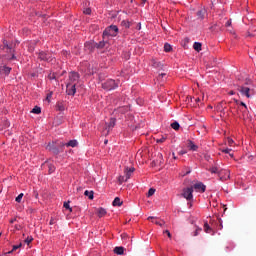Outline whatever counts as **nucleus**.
<instances>
[{"label":"nucleus","mask_w":256,"mask_h":256,"mask_svg":"<svg viewBox=\"0 0 256 256\" xmlns=\"http://www.w3.org/2000/svg\"><path fill=\"white\" fill-rule=\"evenodd\" d=\"M173 159H177V156H175V153H172Z\"/></svg>","instance_id":"nucleus-53"},{"label":"nucleus","mask_w":256,"mask_h":256,"mask_svg":"<svg viewBox=\"0 0 256 256\" xmlns=\"http://www.w3.org/2000/svg\"><path fill=\"white\" fill-rule=\"evenodd\" d=\"M228 95H235V92L234 91H230V92H228Z\"/></svg>","instance_id":"nucleus-51"},{"label":"nucleus","mask_w":256,"mask_h":256,"mask_svg":"<svg viewBox=\"0 0 256 256\" xmlns=\"http://www.w3.org/2000/svg\"><path fill=\"white\" fill-rule=\"evenodd\" d=\"M0 237H1V233H0Z\"/></svg>","instance_id":"nucleus-58"},{"label":"nucleus","mask_w":256,"mask_h":256,"mask_svg":"<svg viewBox=\"0 0 256 256\" xmlns=\"http://www.w3.org/2000/svg\"><path fill=\"white\" fill-rule=\"evenodd\" d=\"M148 221H152V223H155V225H159L160 227H163V225H165V221L159 220L153 216H149Z\"/></svg>","instance_id":"nucleus-11"},{"label":"nucleus","mask_w":256,"mask_h":256,"mask_svg":"<svg viewBox=\"0 0 256 256\" xmlns=\"http://www.w3.org/2000/svg\"><path fill=\"white\" fill-rule=\"evenodd\" d=\"M58 110L59 111H65V107H63V105L58 104Z\"/></svg>","instance_id":"nucleus-46"},{"label":"nucleus","mask_w":256,"mask_h":256,"mask_svg":"<svg viewBox=\"0 0 256 256\" xmlns=\"http://www.w3.org/2000/svg\"><path fill=\"white\" fill-rule=\"evenodd\" d=\"M236 105L237 107H244V109H247V104L244 102L239 101L238 99H233L230 101V105Z\"/></svg>","instance_id":"nucleus-12"},{"label":"nucleus","mask_w":256,"mask_h":256,"mask_svg":"<svg viewBox=\"0 0 256 256\" xmlns=\"http://www.w3.org/2000/svg\"><path fill=\"white\" fill-rule=\"evenodd\" d=\"M38 59H40V61H47L48 63H51V61H53L51 54L44 51H40L38 53Z\"/></svg>","instance_id":"nucleus-5"},{"label":"nucleus","mask_w":256,"mask_h":256,"mask_svg":"<svg viewBox=\"0 0 256 256\" xmlns=\"http://www.w3.org/2000/svg\"><path fill=\"white\" fill-rule=\"evenodd\" d=\"M222 153H228L230 155V157L233 158V154H231V149L230 148L223 149Z\"/></svg>","instance_id":"nucleus-35"},{"label":"nucleus","mask_w":256,"mask_h":256,"mask_svg":"<svg viewBox=\"0 0 256 256\" xmlns=\"http://www.w3.org/2000/svg\"><path fill=\"white\" fill-rule=\"evenodd\" d=\"M15 221H16V219H11L10 223L13 224V223H15Z\"/></svg>","instance_id":"nucleus-52"},{"label":"nucleus","mask_w":256,"mask_h":256,"mask_svg":"<svg viewBox=\"0 0 256 256\" xmlns=\"http://www.w3.org/2000/svg\"><path fill=\"white\" fill-rule=\"evenodd\" d=\"M211 173H219V170L217 169V167H213L210 169Z\"/></svg>","instance_id":"nucleus-45"},{"label":"nucleus","mask_w":256,"mask_h":256,"mask_svg":"<svg viewBox=\"0 0 256 256\" xmlns=\"http://www.w3.org/2000/svg\"><path fill=\"white\" fill-rule=\"evenodd\" d=\"M192 189H195L197 193H205L207 186H205V184H203L202 182H198V183L194 184Z\"/></svg>","instance_id":"nucleus-9"},{"label":"nucleus","mask_w":256,"mask_h":256,"mask_svg":"<svg viewBox=\"0 0 256 256\" xmlns=\"http://www.w3.org/2000/svg\"><path fill=\"white\" fill-rule=\"evenodd\" d=\"M238 91L241 93L243 97H247V99H250V97H253L255 95V91L253 90V87L250 86H240L238 88Z\"/></svg>","instance_id":"nucleus-1"},{"label":"nucleus","mask_w":256,"mask_h":256,"mask_svg":"<svg viewBox=\"0 0 256 256\" xmlns=\"http://www.w3.org/2000/svg\"><path fill=\"white\" fill-rule=\"evenodd\" d=\"M152 67H154L155 69H163L162 63L155 59H152Z\"/></svg>","instance_id":"nucleus-17"},{"label":"nucleus","mask_w":256,"mask_h":256,"mask_svg":"<svg viewBox=\"0 0 256 256\" xmlns=\"http://www.w3.org/2000/svg\"><path fill=\"white\" fill-rule=\"evenodd\" d=\"M164 233H166L168 237H171V232H169V230H165Z\"/></svg>","instance_id":"nucleus-48"},{"label":"nucleus","mask_w":256,"mask_h":256,"mask_svg":"<svg viewBox=\"0 0 256 256\" xmlns=\"http://www.w3.org/2000/svg\"><path fill=\"white\" fill-rule=\"evenodd\" d=\"M187 147L190 151H197V149H199V146H197L193 141H188Z\"/></svg>","instance_id":"nucleus-16"},{"label":"nucleus","mask_w":256,"mask_h":256,"mask_svg":"<svg viewBox=\"0 0 256 256\" xmlns=\"http://www.w3.org/2000/svg\"><path fill=\"white\" fill-rule=\"evenodd\" d=\"M64 207H65V209H69V211H73V209L71 208V206L67 202L64 203Z\"/></svg>","instance_id":"nucleus-44"},{"label":"nucleus","mask_w":256,"mask_h":256,"mask_svg":"<svg viewBox=\"0 0 256 256\" xmlns=\"http://www.w3.org/2000/svg\"><path fill=\"white\" fill-rule=\"evenodd\" d=\"M0 73H1V75H9V73H11V67L1 66L0 67Z\"/></svg>","instance_id":"nucleus-14"},{"label":"nucleus","mask_w":256,"mask_h":256,"mask_svg":"<svg viewBox=\"0 0 256 256\" xmlns=\"http://www.w3.org/2000/svg\"><path fill=\"white\" fill-rule=\"evenodd\" d=\"M126 181H128V179L125 176H119L118 177V182L120 185H123V183H125Z\"/></svg>","instance_id":"nucleus-27"},{"label":"nucleus","mask_w":256,"mask_h":256,"mask_svg":"<svg viewBox=\"0 0 256 256\" xmlns=\"http://www.w3.org/2000/svg\"><path fill=\"white\" fill-rule=\"evenodd\" d=\"M121 25L122 27H125V29H129L131 27V22H129V20H123Z\"/></svg>","instance_id":"nucleus-24"},{"label":"nucleus","mask_w":256,"mask_h":256,"mask_svg":"<svg viewBox=\"0 0 256 256\" xmlns=\"http://www.w3.org/2000/svg\"><path fill=\"white\" fill-rule=\"evenodd\" d=\"M204 231L205 233H210L211 235H215V232H213V229L207 222L204 223Z\"/></svg>","instance_id":"nucleus-18"},{"label":"nucleus","mask_w":256,"mask_h":256,"mask_svg":"<svg viewBox=\"0 0 256 256\" xmlns=\"http://www.w3.org/2000/svg\"><path fill=\"white\" fill-rule=\"evenodd\" d=\"M9 59H15V55L13 54V55H12V57H11V58H9Z\"/></svg>","instance_id":"nucleus-54"},{"label":"nucleus","mask_w":256,"mask_h":256,"mask_svg":"<svg viewBox=\"0 0 256 256\" xmlns=\"http://www.w3.org/2000/svg\"><path fill=\"white\" fill-rule=\"evenodd\" d=\"M23 199V193H20L17 197H16V203H21V200Z\"/></svg>","instance_id":"nucleus-37"},{"label":"nucleus","mask_w":256,"mask_h":256,"mask_svg":"<svg viewBox=\"0 0 256 256\" xmlns=\"http://www.w3.org/2000/svg\"><path fill=\"white\" fill-rule=\"evenodd\" d=\"M22 244L14 245L12 248V251H9L8 253L11 254L13 251H17V249H21Z\"/></svg>","instance_id":"nucleus-30"},{"label":"nucleus","mask_w":256,"mask_h":256,"mask_svg":"<svg viewBox=\"0 0 256 256\" xmlns=\"http://www.w3.org/2000/svg\"><path fill=\"white\" fill-rule=\"evenodd\" d=\"M31 241H33V237H32V236H28V237L25 239V243H27V245H29V243H31Z\"/></svg>","instance_id":"nucleus-39"},{"label":"nucleus","mask_w":256,"mask_h":256,"mask_svg":"<svg viewBox=\"0 0 256 256\" xmlns=\"http://www.w3.org/2000/svg\"><path fill=\"white\" fill-rule=\"evenodd\" d=\"M133 173H135V168L134 167H131V168L126 167L124 169V177L128 180L131 179V175H133Z\"/></svg>","instance_id":"nucleus-10"},{"label":"nucleus","mask_w":256,"mask_h":256,"mask_svg":"<svg viewBox=\"0 0 256 256\" xmlns=\"http://www.w3.org/2000/svg\"><path fill=\"white\" fill-rule=\"evenodd\" d=\"M77 145H79L77 140H70L69 142L62 144L63 147H77Z\"/></svg>","instance_id":"nucleus-15"},{"label":"nucleus","mask_w":256,"mask_h":256,"mask_svg":"<svg viewBox=\"0 0 256 256\" xmlns=\"http://www.w3.org/2000/svg\"><path fill=\"white\" fill-rule=\"evenodd\" d=\"M193 49L195 50V51H201V43H199V42H195L194 44H193Z\"/></svg>","instance_id":"nucleus-26"},{"label":"nucleus","mask_w":256,"mask_h":256,"mask_svg":"<svg viewBox=\"0 0 256 256\" xmlns=\"http://www.w3.org/2000/svg\"><path fill=\"white\" fill-rule=\"evenodd\" d=\"M182 197L186 201H193V187H187L182 190Z\"/></svg>","instance_id":"nucleus-4"},{"label":"nucleus","mask_w":256,"mask_h":256,"mask_svg":"<svg viewBox=\"0 0 256 256\" xmlns=\"http://www.w3.org/2000/svg\"><path fill=\"white\" fill-rule=\"evenodd\" d=\"M102 87L105 89V91H113V89H117V87H119V83L115 82L113 79H110L104 82Z\"/></svg>","instance_id":"nucleus-2"},{"label":"nucleus","mask_w":256,"mask_h":256,"mask_svg":"<svg viewBox=\"0 0 256 256\" xmlns=\"http://www.w3.org/2000/svg\"><path fill=\"white\" fill-rule=\"evenodd\" d=\"M55 171V166L54 165H49V173H54Z\"/></svg>","instance_id":"nucleus-43"},{"label":"nucleus","mask_w":256,"mask_h":256,"mask_svg":"<svg viewBox=\"0 0 256 256\" xmlns=\"http://www.w3.org/2000/svg\"><path fill=\"white\" fill-rule=\"evenodd\" d=\"M84 195H85L86 197H88V199H93V191H88V190H86V191L84 192Z\"/></svg>","instance_id":"nucleus-28"},{"label":"nucleus","mask_w":256,"mask_h":256,"mask_svg":"<svg viewBox=\"0 0 256 256\" xmlns=\"http://www.w3.org/2000/svg\"><path fill=\"white\" fill-rule=\"evenodd\" d=\"M226 143H227V145H229V147H233V144L235 143V141H233V139H231V138H227Z\"/></svg>","instance_id":"nucleus-33"},{"label":"nucleus","mask_w":256,"mask_h":256,"mask_svg":"<svg viewBox=\"0 0 256 256\" xmlns=\"http://www.w3.org/2000/svg\"><path fill=\"white\" fill-rule=\"evenodd\" d=\"M218 177L220 181H227L231 177V172L227 169H222L218 172Z\"/></svg>","instance_id":"nucleus-6"},{"label":"nucleus","mask_w":256,"mask_h":256,"mask_svg":"<svg viewBox=\"0 0 256 256\" xmlns=\"http://www.w3.org/2000/svg\"><path fill=\"white\" fill-rule=\"evenodd\" d=\"M172 50H173V47L169 43L164 44L165 53H171Z\"/></svg>","instance_id":"nucleus-23"},{"label":"nucleus","mask_w":256,"mask_h":256,"mask_svg":"<svg viewBox=\"0 0 256 256\" xmlns=\"http://www.w3.org/2000/svg\"><path fill=\"white\" fill-rule=\"evenodd\" d=\"M153 195H155V188H150L148 190L147 197H153Z\"/></svg>","instance_id":"nucleus-29"},{"label":"nucleus","mask_w":256,"mask_h":256,"mask_svg":"<svg viewBox=\"0 0 256 256\" xmlns=\"http://www.w3.org/2000/svg\"><path fill=\"white\" fill-rule=\"evenodd\" d=\"M124 252H125V249L123 247L114 248V253H116V255H123Z\"/></svg>","instance_id":"nucleus-22"},{"label":"nucleus","mask_w":256,"mask_h":256,"mask_svg":"<svg viewBox=\"0 0 256 256\" xmlns=\"http://www.w3.org/2000/svg\"><path fill=\"white\" fill-rule=\"evenodd\" d=\"M165 141H167V137L165 136H162L160 139L156 140L157 143H165Z\"/></svg>","instance_id":"nucleus-34"},{"label":"nucleus","mask_w":256,"mask_h":256,"mask_svg":"<svg viewBox=\"0 0 256 256\" xmlns=\"http://www.w3.org/2000/svg\"><path fill=\"white\" fill-rule=\"evenodd\" d=\"M202 229L201 228H196L195 232H194V237H197V235H199V233H201Z\"/></svg>","instance_id":"nucleus-42"},{"label":"nucleus","mask_w":256,"mask_h":256,"mask_svg":"<svg viewBox=\"0 0 256 256\" xmlns=\"http://www.w3.org/2000/svg\"><path fill=\"white\" fill-rule=\"evenodd\" d=\"M97 215L100 218L105 217V215H107V210H105V208H98Z\"/></svg>","instance_id":"nucleus-20"},{"label":"nucleus","mask_w":256,"mask_h":256,"mask_svg":"<svg viewBox=\"0 0 256 256\" xmlns=\"http://www.w3.org/2000/svg\"><path fill=\"white\" fill-rule=\"evenodd\" d=\"M226 27H231V20H228L225 24Z\"/></svg>","instance_id":"nucleus-47"},{"label":"nucleus","mask_w":256,"mask_h":256,"mask_svg":"<svg viewBox=\"0 0 256 256\" xmlns=\"http://www.w3.org/2000/svg\"><path fill=\"white\" fill-rule=\"evenodd\" d=\"M1 49L6 51L7 53H13V49L9 47V42H7V40L3 41V45L1 46Z\"/></svg>","instance_id":"nucleus-13"},{"label":"nucleus","mask_w":256,"mask_h":256,"mask_svg":"<svg viewBox=\"0 0 256 256\" xmlns=\"http://www.w3.org/2000/svg\"><path fill=\"white\" fill-rule=\"evenodd\" d=\"M51 97H53V92L48 93L46 96V100L48 101V103H51Z\"/></svg>","instance_id":"nucleus-38"},{"label":"nucleus","mask_w":256,"mask_h":256,"mask_svg":"<svg viewBox=\"0 0 256 256\" xmlns=\"http://www.w3.org/2000/svg\"><path fill=\"white\" fill-rule=\"evenodd\" d=\"M129 111V106H122L116 110V113H127Z\"/></svg>","instance_id":"nucleus-21"},{"label":"nucleus","mask_w":256,"mask_h":256,"mask_svg":"<svg viewBox=\"0 0 256 256\" xmlns=\"http://www.w3.org/2000/svg\"><path fill=\"white\" fill-rule=\"evenodd\" d=\"M197 16L200 18V19H203V17H205V10H200L197 12Z\"/></svg>","instance_id":"nucleus-31"},{"label":"nucleus","mask_w":256,"mask_h":256,"mask_svg":"<svg viewBox=\"0 0 256 256\" xmlns=\"http://www.w3.org/2000/svg\"><path fill=\"white\" fill-rule=\"evenodd\" d=\"M29 51H33V48H30Z\"/></svg>","instance_id":"nucleus-56"},{"label":"nucleus","mask_w":256,"mask_h":256,"mask_svg":"<svg viewBox=\"0 0 256 256\" xmlns=\"http://www.w3.org/2000/svg\"><path fill=\"white\" fill-rule=\"evenodd\" d=\"M112 127H115V119L110 120L109 129H111Z\"/></svg>","instance_id":"nucleus-41"},{"label":"nucleus","mask_w":256,"mask_h":256,"mask_svg":"<svg viewBox=\"0 0 256 256\" xmlns=\"http://www.w3.org/2000/svg\"><path fill=\"white\" fill-rule=\"evenodd\" d=\"M31 113H34L35 115H40L41 113V107L35 106L32 110Z\"/></svg>","instance_id":"nucleus-25"},{"label":"nucleus","mask_w":256,"mask_h":256,"mask_svg":"<svg viewBox=\"0 0 256 256\" xmlns=\"http://www.w3.org/2000/svg\"><path fill=\"white\" fill-rule=\"evenodd\" d=\"M144 1V3H145V1H147V0H143Z\"/></svg>","instance_id":"nucleus-57"},{"label":"nucleus","mask_w":256,"mask_h":256,"mask_svg":"<svg viewBox=\"0 0 256 256\" xmlns=\"http://www.w3.org/2000/svg\"><path fill=\"white\" fill-rule=\"evenodd\" d=\"M48 79H50V81H53L54 79H57V76L55 75V73H50L48 75Z\"/></svg>","instance_id":"nucleus-36"},{"label":"nucleus","mask_w":256,"mask_h":256,"mask_svg":"<svg viewBox=\"0 0 256 256\" xmlns=\"http://www.w3.org/2000/svg\"><path fill=\"white\" fill-rule=\"evenodd\" d=\"M167 74L166 73H160L159 74V79H161L162 77H165Z\"/></svg>","instance_id":"nucleus-49"},{"label":"nucleus","mask_w":256,"mask_h":256,"mask_svg":"<svg viewBox=\"0 0 256 256\" xmlns=\"http://www.w3.org/2000/svg\"><path fill=\"white\" fill-rule=\"evenodd\" d=\"M77 84L69 83L66 84V93L67 95H75L77 93Z\"/></svg>","instance_id":"nucleus-7"},{"label":"nucleus","mask_w":256,"mask_h":256,"mask_svg":"<svg viewBox=\"0 0 256 256\" xmlns=\"http://www.w3.org/2000/svg\"><path fill=\"white\" fill-rule=\"evenodd\" d=\"M117 33H119V28L115 25H111L104 30L103 35L109 37H116Z\"/></svg>","instance_id":"nucleus-3"},{"label":"nucleus","mask_w":256,"mask_h":256,"mask_svg":"<svg viewBox=\"0 0 256 256\" xmlns=\"http://www.w3.org/2000/svg\"><path fill=\"white\" fill-rule=\"evenodd\" d=\"M112 205L113 207H121V205H123V201H121V198L116 197L112 202Z\"/></svg>","instance_id":"nucleus-19"},{"label":"nucleus","mask_w":256,"mask_h":256,"mask_svg":"<svg viewBox=\"0 0 256 256\" xmlns=\"http://www.w3.org/2000/svg\"><path fill=\"white\" fill-rule=\"evenodd\" d=\"M171 127H172V129H174L175 131H178L180 125L178 124V122H173V123L171 124Z\"/></svg>","instance_id":"nucleus-32"},{"label":"nucleus","mask_w":256,"mask_h":256,"mask_svg":"<svg viewBox=\"0 0 256 256\" xmlns=\"http://www.w3.org/2000/svg\"><path fill=\"white\" fill-rule=\"evenodd\" d=\"M83 13H84L85 15H91V8H86V9H84Z\"/></svg>","instance_id":"nucleus-40"},{"label":"nucleus","mask_w":256,"mask_h":256,"mask_svg":"<svg viewBox=\"0 0 256 256\" xmlns=\"http://www.w3.org/2000/svg\"><path fill=\"white\" fill-rule=\"evenodd\" d=\"M186 153H187V151L181 150V151L179 152V155H185Z\"/></svg>","instance_id":"nucleus-50"},{"label":"nucleus","mask_w":256,"mask_h":256,"mask_svg":"<svg viewBox=\"0 0 256 256\" xmlns=\"http://www.w3.org/2000/svg\"><path fill=\"white\" fill-rule=\"evenodd\" d=\"M50 225H53V220L50 221Z\"/></svg>","instance_id":"nucleus-55"},{"label":"nucleus","mask_w":256,"mask_h":256,"mask_svg":"<svg viewBox=\"0 0 256 256\" xmlns=\"http://www.w3.org/2000/svg\"><path fill=\"white\" fill-rule=\"evenodd\" d=\"M68 83H73L74 85H77V83H79V74L77 72H71L69 74Z\"/></svg>","instance_id":"nucleus-8"}]
</instances>
